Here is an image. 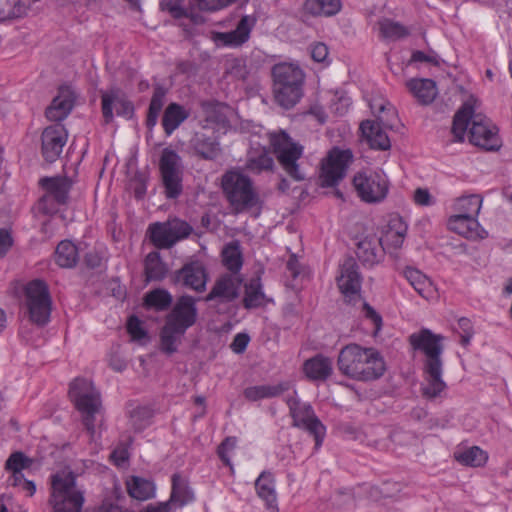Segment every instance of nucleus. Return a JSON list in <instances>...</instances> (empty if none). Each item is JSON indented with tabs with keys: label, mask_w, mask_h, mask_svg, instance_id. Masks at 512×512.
<instances>
[{
	"label": "nucleus",
	"mask_w": 512,
	"mask_h": 512,
	"mask_svg": "<svg viewBox=\"0 0 512 512\" xmlns=\"http://www.w3.org/2000/svg\"><path fill=\"white\" fill-rule=\"evenodd\" d=\"M189 112L177 103H171L164 111L162 126L167 135H171L188 117Z\"/></svg>",
	"instance_id": "72a5a7b5"
},
{
	"label": "nucleus",
	"mask_w": 512,
	"mask_h": 512,
	"mask_svg": "<svg viewBox=\"0 0 512 512\" xmlns=\"http://www.w3.org/2000/svg\"><path fill=\"white\" fill-rule=\"evenodd\" d=\"M208 274L204 264L198 260L186 263L182 268L175 271L173 282L182 284L196 292H203L206 289Z\"/></svg>",
	"instance_id": "6ab92c4d"
},
{
	"label": "nucleus",
	"mask_w": 512,
	"mask_h": 512,
	"mask_svg": "<svg viewBox=\"0 0 512 512\" xmlns=\"http://www.w3.org/2000/svg\"><path fill=\"white\" fill-rule=\"evenodd\" d=\"M243 278L240 274L225 273L218 277L206 295L205 301H216L217 303H229L239 296L240 286Z\"/></svg>",
	"instance_id": "f3484780"
},
{
	"label": "nucleus",
	"mask_w": 512,
	"mask_h": 512,
	"mask_svg": "<svg viewBox=\"0 0 512 512\" xmlns=\"http://www.w3.org/2000/svg\"><path fill=\"white\" fill-rule=\"evenodd\" d=\"M75 99V92L69 86L60 87L57 96L46 108L47 119L54 122L64 120L72 111Z\"/></svg>",
	"instance_id": "b1692460"
},
{
	"label": "nucleus",
	"mask_w": 512,
	"mask_h": 512,
	"mask_svg": "<svg viewBox=\"0 0 512 512\" xmlns=\"http://www.w3.org/2000/svg\"><path fill=\"white\" fill-rule=\"evenodd\" d=\"M290 382L285 381L276 385H257L251 386L244 390V397L249 401H258L265 398H273L280 396L282 393L290 389Z\"/></svg>",
	"instance_id": "2f4dec72"
},
{
	"label": "nucleus",
	"mask_w": 512,
	"mask_h": 512,
	"mask_svg": "<svg viewBox=\"0 0 512 512\" xmlns=\"http://www.w3.org/2000/svg\"><path fill=\"white\" fill-rule=\"evenodd\" d=\"M448 227L451 231L467 239L484 238L486 233L482 229L477 219L464 216L462 214H453L448 219Z\"/></svg>",
	"instance_id": "bb28decb"
},
{
	"label": "nucleus",
	"mask_w": 512,
	"mask_h": 512,
	"mask_svg": "<svg viewBox=\"0 0 512 512\" xmlns=\"http://www.w3.org/2000/svg\"><path fill=\"white\" fill-rule=\"evenodd\" d=\"M378 26L381 36L389 40H398L409 33L406 27L390 19L380 20Z\"/></svg>",
	"instance_id": "3c124183"
},
{
	"label": "nucleus",
	"mask_w": 512,
	"mask_h": 512,
	"mask_svg": "<svg viewBox=\"0 0 512 512\" xmlns=\"http://www.w3.org/2000/svg\"><path fill=\"white\" fill-rule=\"evenodd\" d=\"M363 312L366 319H369L375 326L373 335L376 336L382 328V317L367 302L363 303Z\"/></svg>",
	"instance_id": "13d9d810"
},
{
	"label": "nucleus",
	"mask_w": 512,
	"mask_h": 512,
	"mask_svg": "<svg viewBox=\"0 0 512 512\" xmlns=\"http://www.w3.org/2000/svg\"><path fill=\"white\" fill-rule=\"evenodd\" d=\"M408 226L401 216L394 214L389 217L386 226L383 228L379 244L382 250L398 249L402 246L407 234Z\"/></svg>",
	"instance_id": "5701e85b"
},
{
	"label": "nucleus",
	"mask_w": 512,
	"mask_h": 512,
	"mask_svg": "<svg viewBox=\"0 0 512 512\" xmlns=\"http://www.w3.org/2000/svg\"><path fill=\"white\" fill-rule=\"evenodd\" d=\"M109 366L116 372H122L127 367V362L118 353H112L109 358Z\"/></svg>",
	"instance_id": "338daca9"
},
{
	"label": "nucleus",
	"mask_w": 512,
	"mask_h": 512,
	"mask_svg": "<svg viewBox=\"0 0 512 512\" xmlns=\"http://www.w3.org/2000/svg\"><path fill=\"white\" fill-rule=\"evenodd\" d=\"M49 504L55 512H81L84 494L76 486L72 472H58L51 476Z\"/></svg>",
	"instance_id": "0eeeda50"
},
{
	"label": "nucleus",
	"mask_w": 512,
	"mask_h": 512,
	"mask_svg": "<svg viewBox=\"0 0 512 512\" xmlns=\"http://www.w3.org/2000/svg\"><path fill=\"white\" fill-rule=\"evenodd\" d=\"M275 101L283 108L294 107L303 95L304 72L293 63H278L272 68Z\"/></svg>",
	"instance_id": "39448f33"
},
{
	"label": "nucleus",
	"mask_w": 512,
	"mask_h": 512,
	"mask_svg": "<svg viewBox=\"0 0 512 512\" xmlns=\"http://www.w3.org/2000/svg\"><path fill=\"white\" fill-rule=\"evenodd\" d=\"M55 260L63 268H72L78 261V249L69 240L61 241L55 251Z\"/></svg>",
	"instance_id": "a18cd8bd"
},
{
	"label": "nucleus",
	"mask_w": 512,
	"mask_h": 512,
	"mask_svg": "<svg viewBox=\"0 0 512 512\" xmlns=\"http://www.w3.org/2000/svg\"><path fill=\"white\" fill-rule=\"evenodd\" d=\"M406 87L421 105L431 104L438 94L435 81L428 78L409 79Z\"/></svg>",
	"instance_id": "cd10ccee"
},
{
	"label": "nucleus",
	"mask_w": 512,
	"mask_h": 512,
	"mask_svg": "<svg viewBox=\"0 0 512 512\" xmlns=\"http://www.w3.org/2000/svg\"><path fill=\"white\" fill-rule=\"evenodd\" d=\"M411 286L423 297L429 298L433 293V285L430 279L415 268H407L404 272Z\"/></svg>",
	"instance_id": "49530a36"
},
{
	"label": "nucleus",
	"mask_w": 512,
	"mask_h": 512,
	"mask_svg": "<svg viewBox=\"0 0 512 512\" xmlns=\"http://www.w3.org/2000/svg\"><path fill=\"white\" fill-rule=\"evenodd\" d=\"M414 202L420 206H429L433 203L431 194L427 189L417 188L413 196Z\"/></svg>",
	"instance_id": "69168bd1"
},
{
	"label": "nucleus",
	"mask_w": 512,
	"mask_h": 512,
	"mask_svg": "<svg viewBox=\"0 0 512 512\" xmlns=\"http://www.w3.org/2000/svg\"><path fill=\"white\" fill-rule=\"evenodd\" d=\"M166 95V90L162 86H156L154 88L153 96L150 101L148 114H147V126L152 128L155 126L158 115L162 110L164 104V98Z\"/></svg>",
	"instance_id": "8fccbe9b"
},
{
	"label": "nucleus",
	"mask_w": 512,
	"mask_h": 512,
	"mask_svg": "<svg viewBox=\"0 0 512 512\" xmlns=\"http://www.w3.org/2000/svg\"><path fill=\"white\" fill-rule=\"evenodd\" d=\"M454 456L459 463L470 467H482L488 460V454L478 446L456 452Z\"/></svg>",
	"instance_id": "09e8293b"
},
{
	"label": "nucleus",
	"mask_w": 512,
	"mask_h": 512,
	"mask_svg": "<svg viewBox=\"0 0 512 512\" xmlns=\"http://www.w3.org/2000/svg\"><path fill=\"white\" fill-rule=\"evenodd\" d=\"M328 47L322 42L311 45V57L316 62H323L328 56Z\"/></svg>",
	"instance_id": "680f3d73"
},
{
	"label": "nucleus",
	"mask_w": 512,
	"mask_h": 512,
	"mask_svg": "<svg viewBox=\"0 0 512 512\" xmlns=\"http://www.w3.org/2000/svg\"><path fill=\"white\" fill-rule=\"evenodd\" d=\"M340 9V0H306L304 3L305 12L313 16H332Z\"/></svg>",
	"instance_id": "79ce46f5"
},
{
	"label": "nucleus",
	"mask_w": 512,
	"mask_h": 512,
	"mask_svg": "<svg viewBox=\"0 0 512 512\" xmlns=\"http://www.w3.org/2000/svg\"><path fill=\"white\" fill-rule=\"evenodd\" d=\"M192 230L187 222L174 218L151 224L148 233L150 241L156 248L169 249L178 241L187 238Z\"/></svg>",
	"instance_id": "9d476101"
},
{
	"label": "nucleus",
	"mask_w": 512,
	"mask_h": 512,
	"mask_svg": "<svg viewBox=\"0 0 512 512\" xmlns=\"http://www.w3.org/2000/svg\"><path fill=\"white\" fill-rule=\"evenodd\" d=\"M144 272L146 281H161L167 274L166 264L162 261L160 253L150 252L144 260Z\"/></svg>",
	"instance_id": "e433bc0d"
},
{
	"label": "nucleus",
	"mask_w": 512,
	"mask_h": 512,
	"mask_svg": "<svg viewBox=\"0 0 512 512\" xmlns=\"http://www.w3.org/2000/svg\"><path fill=\"white\" fill-rule=\"evenodd\" d=\"M354 156L350 149L332 148L322 160L319 179L321 186L332 187L337 185L347 173Z\"/></svg>",
	"instance_id": "9b49d317"
},
{
	"label": "nucleus",
	"mask_w": 512,
	"mask_h": 512,
	"mask_svg": "<svg viewBox=\"0 0 512 512\" xmlns=\"http://www.w3.org/2000/svg\"><path fill=\"white\" fill-rule=\"evenodd\" d=\"M173 302L171 293L163 288H156L148 293L144 297V305L147 308H152L156 311H165L170 308Z\"/></svg>",
	"instance_id": "de8ad7c7"
},
{
	"label": "nucleus",
	"mask_w": 512,
	"mask_h": 512,
	"mask_svg": "<svg viewBox=\"0 0 512 512\" xmlns=\"http://www.w3.org/2000/svg\"><path fill=\"white\" fill-rule=\"evenodd\" d=\"M266 302V296L262 290L260 278H253L245 284L243 306L246 309L261 307Z\"/></svg>",
	"instance_id": "ea45409f"
},
{
	"label": "nucleus",
	"mask_w": 512,
	"mask_h": 512,
	"mask_svg": "<svg viewBox=\"0 0 512 512\" xmlns=\"http://www.w3.org/2000/svg\"><path fill=\"white\" fill-rule=\"evenodd\" d=\"M473 102H475L473 98L467 100L454 115L451 131L455 140H464L468 125L471 122L472 125L469 130L470 142L486 150L498 149L500 147V140L497 128L490 123L486 116L475 112Z\"/></svg>",
	"instance_id": "f03ea898"
},
{
	"label": "nucleus",
	"mask_w": 512,
	"mask_h": 512,
	"mask_svg": "<svg viewBox=\"0 0 512 512\" xmlns=\"http://www.w3.org/2000/svg\"><path fill=\"white\" fill-rule=\"evenodd\" d=\"M300 265L296 255H291L287 262V269L290 271L291 276L296 278L300 273Z\"/></svg>",
	"instance_id": "774afa93"
},
{
	"label": "nucleus",
	"mask_w": 512,
	"mask_h": 512,
	"mask_svg": "<svg viewBox=\"0 0 512 512\" xmlns=\"http://www.w3.org/2000/svg\"><path fill=\"white\" fill-rule=\"evenodd\" d=\"M221 187L230 207L236 214L252 209L260 211L262 201L252 179L239 168L226 171L221 177Z\"/></svg>",
	"instance_id": "20e7f679"
},
{
	"label": "nucleus",
	"mask_w": 512,
	"mask_h": 512,
	"mask_svg": "<svg viewBox=\"0 0 512 512\" xmlns=\"http://www.w3.org/2000/svg\"><path fill=\"white\" fill-rule=\"evenodd\" d=\"M102 113L106 123L113 120V107L120 116L130 118L133 115V104L127 99L126 95L118 88H112L109 91L102 92Z\"/></svg>",
	"instance_id": "aec40b11"
},
{
	"label": "nucleus",
	"mask_w": 512,
	"mask_h": 512,
	"mask_svg": "<svg viewBox=\"0 0 512 512\" xmlns=\"http://www.w3.org/2000/svg\"><path fill=\"white\" fill-rule=\"evenodd\" d=\"M197 318L195 299L189 295L181 296L172 311L167 315L166 321L187 330L194 325Z\"/></svg>",
	"instance_id": "4be33fe9"
},
{
	"label": "nucleus",
	"mask_w": 512,
	"mask_h": 512,
	"mask_svg": "<svg viewBox=\"0 0 512 512\" xmlns=\"http://www.w3.org/2000/svg\"><path fill=\"white\" fill-rule=\"evenodd\" d=\"M13 246V238L9 230L0 228V258L4 257Z\"/></svg>",
	"instance_id": "052dcab7"
},
{
	"label": "nucleus",
	"mask_w": 512,
	"mask_h": 512,
	"mask_svg": "<svg viewBox=\"0 0 512 512\" xmlns=\"http://www.w3.org/2000/svg\"><path fill=\"white\" fill-rule=\"evenodd\" d=\"M160 7L163 11H167L174 18L187 17L189 10L186 6V0H162Z\"/></svg>",
	"instance_id": "5fc2aeb1"
},
{
	"label": "nucleus",
	"mask_w": 512,
	"mask_h": 512,
	"mask_svg": "<svg viewBox=\"0 0 512 512\" xmlns=\"http://www.w3.org/2000/svg\"><path fill=\"white\" fill-rule=\"evenodd\" d=\"M127 489L132 498L140 501L152 498L155 493L154 483L138 476H132L131 479L127 481Z\"/></svg>",
	"instance_id": "a19ab883"
},
{
	"label": "nucleus",
	"mask_w": 512,
	"mask_h": 512,
	"mask_svg": "<svg viewBox=\"0 0 512 512\" xmlns=\"http://www.w3.org/2000/svg\"><path fill=\"white\" fill-rule=\"evenodd\" d=\"M69 396L83 416V424L93 436L95 433V415L101 409L100 393L93 383L83 378H76L69 389Z\"/></svg>",
	"instance_id": "6e6552de"
},
{
	"label": "nucleus",
	"mask_w": 512,
	"mask_h": 512,
	"mask_svg": "<svg viewBox=\"0 0 512 512\" xmlns=\"http://www.w3.org/2000/svg\"><path fill=\"white\" fill-rule=\"evenodd\" d=\"M255 488L258 496L265 501L266 507L276 511L278 509L277 494L273 475L270 472H262L255 481Z\"/></svg>",
	"instance_id": "7c9ffc66"
},
{
	"label": "nucleus",
	"mask_w": 512,
	"mask_h": 512,
	"mask_svg": "<svg viewBox=\"0 0 512 512\" xmlns=\"http://www.w3.org/2000/svg\"><path fill=\"white\" fill-rule=\"evenodd\" d=\"M40 185L46 190L40 203L48 202L53 198L58 204L66 203L69 191L72 187V181L67 177H45L40 179Z\"/></svg>",
	"instance_id": "a878e982"
},
{
	"label": "nucleus",
	"mask_w": 512,
	"mask_h": 512,
	"mask_svg": "<svg viewBox=\"0 0 512 512\" xmlns=\"http://www.w3.org/2000/svg\"><path fill=\"white\" fill-rule=\"evenodd\" d=\"M290 416L295 427L306 430L315 439V447L319 448L323 442L326 429L319 418L315 415L313 408L308 403H302L295 397L287 399Z\"/></svg>",
	"instance_id": "f8f14e48"
},
{
	"label": "nucleus",
	"mask_w": 512,
	"mask_h": 512,
	"mask_svg": "<svg viewBox=\"0 0 512 512\" xmlns=\"http://www.w3.org/2000/svg\"><path fill=\"white\" fill-rule=\"evenodd\" d=\"M237 445V438L236 437H226L221 444L218 446L217 454L219 458L222 460V462L229 466L232 469L231 460L229 457V452L233 451L236 448Z\"/></svg>",
	"instance_id": "6e6d98bb"
},
{
	"label": "nucleus",
	"mask_w": 512,
	"mask_h": 512,
	"mask_svg": "<svg viewBox=\"0 0 512 512\" xmlns=\"http://www.w3.org/2000/svg\"><path fill=\"white\" fill-rule=\"evenodd\" d=\"M193 499V493L187 486L186 481L179 475L172 477V492L169 501L170 506L182 507Z\"/></svg>",
	"instance_id": "58836bf2"
},
{
	"label": "nucleus",
	"mask_w": 512,
	"mask_h": 512,
	"mask_svg": "<svg viewBox=\"0 0 512 512\" xmlns=\"http://www.w3.org/2000/svg\"><path fill=\"white\" fill-rule=\"evenodd\" d=\"M159 169L167 198H177L182 192L181 158L169 148L163 149Z\"/></svg>",
	"instance_id": "4468645a"
},
{
	"label": "nucleus",
	"mask_w": 512,
	"mask_h": 512,
	"mask_svg": "<svg viewBox=\"0 0 512 512\" xmlns=\"http://www.w3.org/2000/svg\"><path fill=\"white\" fill-rule=\"evenodd\" d=\"M411 62H427L434 66H439V58L435 53L426 54L422 51H414L411 56Z\"/></svg>",
	"instance_id": "e2e57ef3"
},
{
	"label": "nucleus",
	"mask_w": 512,
	"mask_h": 512,
	"mask_svg": "<svg viewBox=\"0 0 512 512\" xmlns=\"http://www.w3.org/2000/svg\"><path fill=\"white\" fill-rule=\"evenodd\" d=\"M353 186L360 199L366 203L383 201L389 190L388 179L377 172L370 174L358 172L353 178Z\"/></svg>",
	"instance_id": "ddd939ff"
},
{
	"label": "nucleus",
	"mask_w": 512,
	"mask_h": 512,
	"mask_svg": "<svg viewBox=\"0 0 512 512\" xmlns=\"http://www.w3.org/2000/svg\"><path fill=\"white\" fill-rule=\"evenodd\" d=\"M237 0H197L198 6L203 11L214 12L224 9Z\"/></svg>",
	"instance_id": "4d7b16f0"
},
{
	"label": "nucleus",
	"mask_w": 512,
	"mask_h": 512,
	"mask_svg": "<svg viewBox=\"0 0 512 512\" xmlns=\"http://www.w3.org/2000/svg\"><path fill=\"white\" fill-rule=\"evenodd\" d=\"M379 238L376 235L366 236L357 244L358 258L369 265H373L379 261L382 251L379 249Z\"/></svg>",
	"instance_id": "473e14b6"
},
{
	"label": "nucleus",
	"mask_w": 512,
	"mask_h": 512,
	"mask_svg": "<svg viewBox=\"0 0 512 512\" xmlns=\"http://www.w3.org/2000/svg\"><path fill=\"white\" fill-rule=\"evenodd\" d=\"M257 23L255 15L241 17L234 30L229 32H214L212 40L221 46L240 47L250 38V33Z\"/></svg>",
	"instance_id": "a211bd4d"
},
{
	"label": "nucleus",
	"mask_w": 512,
	"mask_h": 512,
	"mask_svg": "<svg viewBox=\"0 0 512 512\" xmlns=\"http://www.w3.org/2000/svg\"><path fill=\"white\" fill-rule=\"evenodd\" d=\"M223 265L231 272L230 274H239L243 265L242 251L239 241H231L226 244L222 250Z\"/></svg>",
	"instance_id": "4c0bfd02"
},
{
	"label": "nucleus",
	"mask_w": 512,
	"mask_h": 512,
	"mask_svg": "<svg viewBox=\"0 0 512 512\" xmlns=\"http://www.w3.org/2000/svg\"><path fill=\"white\" fill-rule=\"evenodd\" d=\"M203 120L207 124L224 125L227 122L226 106L217 101H202L200 103Z\"/></svg>",
	"instance_id": "c03bdc74"
},
{
	"label": "nucleus",
	"mask_w": 512,
	"mask_h": 512,
	"mask_svg": "<svg viewBox=\"0 0 512 512\" xmlns=\"http://www.w3.org/2000/svg\"><path fill=\"white\" fill-rule=\"evenodd\" d=\"M25 302L32 323L44 326L48 323L52 299L47 284L39 279L29 282L25 287Z\"/></svg>",
	"instance_id": "1a4fd4ad"
},
{
	"label": "nucleus",
	"mask_w": 512,
	"mask_h": 512,
	"mask_svg": "<svg viewBox=\"0 0 512 512\" xmlns=\"http://www.w3.org/2000/svg\"><path fill=\"white\" fill-rule=\"evenodd\" d=\"M482 206V198L479 195L462 196L455 200L453 210L455 214L477 219Z\"/></svg>",
	"instance_id": "37998d69"
},
{
	"label": "nucleus",
	"mask_w": 512,
	"mask_h": 512,
	"mask_svg": "<svg viewBox=\"0 0 512 512\" xmlns=\"http://www.w3.org/2000/svg\"><path fill=\"white\" fill-rule=\"evenodd\" d=\"M443 336L434 334L429 329H422L409 336V343L414 350H419L425 355L423 363L424 381L421 392L423 397L434 399L441 396L446 389V383L442 378L443 361L441 355L444 347Z\"/></svg>",
	"instance_id": "f257e3e1"
},
{
	"label": "nucleus",
	"mask_w": 512,
	"mask_h": 512,
	"mask_svg": "<svg viewBox=\"0 0 512 512\" xmlns=\"http://www.w3.org/2000/svg\"><path fill=\"white\" fill-rule=\"evenodd\" d=\"M32 462V459L27 457L23 452L16 451L6 460L5 470L19 474L22 470L29 468Z\"/></svg>",
	"instance_id": "864d4df0"
},
{
	"label": "nucleus",
	"mask_w": 512,
	"mask_h": 512,
	"mask_svg": "<svg viewBox=\"0 0 512 512\" xmlns=\"http://www.w3.org/2000/svg\"><path fill=\"white\" fill-rule=\"evenodd\" d=\"M274 168V160L265 149L251 151L247 155L245 169L253 174H261L262 172L272 171Z\"/></svg>",
	"instance_id": "f704fd0d"
},
{
	"label": "nucleus",
	"mask_w": 512,
	"mask_h": 512,
	"mask_svg": "<svg viewBox=\"0 0 512 512\" xmlns=\"http://www.w3.org/2000/svg\"><path fill=\"white\" fill-rule=\"evenodd\" d=\"M188 148L194 156L210 161L218 158L222 152L218 137L204 131H197L191 136Z\"/></svg>",
	"instance_id": "412c9836"
},
{
	"label": "nucleus",
	"mask_w": 512,
	"mask_h": 512,
	"mask_svg": "<svg viewBox=\"0 0 512 512\" xmlns=\"http://www.w3.org/2000/svg\"><path fill=\"white\" fill-rule=\"evenodd\" d=\"M305 375L314 381H325L333 372L332 360L322 354H318L304 362Z\"/></svg>",
	"instance_id": "c85d7f7f"
},
{
	"label": "nucleus",
	"mask_w": 512,
	"mask_h": 512,
	"mask_svg": "<svg viewBox=\"0 0 512 512\" xmlns=\"http://www.w3.org/2000/svg\"><path fill=\"white\" fill-rule=\"evenodd\" d=\"M272 151L285 173L294 181L305 179V173L299 163L303 156L304 147L292 139L284 130L270 132L268 134Z\"/></svg>",
	"instance_id": "423d86ee"
},
{
	"label": "nucleus",
	"mask_w": 512,
	"mask_h": 512,
	"mask_svg": "<svg viewBox=\"0 0 512 512\" xmlns=\"http://www.w3.org/2000/svg\"><path fill=\"white\" fill-rule=\"evenodd\" d=\"M359 129L363 139L371 149L386 151L391 148L390 138L382 124L374 120H364L361 122Z\"/></svg>",
	"instance_id": "393cba45"
},
{
	"label": "nucleus",
	"mask_w": 512,
	"mask_h": 512,
	"mask_svg": "<svg viewBox=\"0 0 512 512\" xmlns=\"http://www.w3.org/2000/svg\"><path fill=\"white\" fill-rule=\"evenodd\" d=\"M337 364L344 375L358 381L379 379L386 370L384 359L378 350L355 343L341 349Z\"/></svg>",
	"instance_id": "7ed1b4c3"
},
{
	"label": "nucleus",
	"mask_w": 512,
	"mask_h": 512,
	"mask_svg": "<svg viewBox=\"0 0 512 512\" xmlns=\"http://www.w3.org/2000/svg\"><path fill=\"white\" fill-rule=\"evenodd\" d=\"M127 330L133 340H141L146 337L141 321L136 316H131L127 322Z\"/></svg>",
	"instance_id": "bf43d9fd"
},
{
	"label": "nucleus",
	"mask_w": 512,
	"mask_h": 512,
	"mask_svg": "<svg viewBox=\"0 0 512 512\" xmlns=\"http://www.w3.org/2000/svg\"><path fill=\"white\" fill-rule=\"evenodd\" d=\"M369 106L376 117V122L389 129H393L396 126L398 113L389 101L381 97H375L370 101Z\"/></svg>",
	"instance_id": "c756f323"
},
{
	"label": "nucleus",
	"mask_w": 512,
	"mask_h": 512,
	"mask_svg": "<svg viewBox=\"0 0 512 512\" xmlns=\"http://www.w3.org/2000/svg\"><path fill=\"white\" fill-rule=\"evenodd\" d=\"M68 134L61 124L46 127L41 134V154L49 162H55L61 155L67 142Z\"/></svg>",
	"instance_id": "dca6fc26"
},
{
	"label": "nucleus",
	"mask_w": 512,
	"mask_h": 512,
	"mask_svg": "<svg viewBox=\"0 0 512 512\" xmlns=\"http://www.w3.org/2000/svg\"><path fill=\"white\" fill-rule=\"evenodd\" d=\"M249 336L245 333H238L231 343V349L235 353H243L249 343Z\"/></svg>",
	"instance_id": "0e129e2a"
},
{
	"label": "nucleus",
	"mask_w": 512,
	"mask_h": 512,
	"mask_svg": "<svg viewBox=\"0 0 512 512\" xmlns=\"http://www.w3.org/2000/svg\"><path fill=\"white\" fill-rule=\"evenodd\" d=\"M185 332V329L166 321L160 333L161 350L169 355L175 353Z\"/></svg>",
	"instance_id": "c9c22d12"
},
{
	"label": "nucleus",
	"mask_w": 512,
	"mask_h": 512,
	"mask_svg": "<svg viewBox=\"0 0 512 512\" xmlns=\"http://www.w3.org/2000/svg\"><path fill=\"white\" fill-rule=\"evenodd\" d=\"M152 416L149 408L137 406L129 411V422L136 432H140L150 424Z\"/></svg>",
	"instance_id": "603ef678"
},
{
	"label": "nucleus",
	"mask_w": 512,
	"mask_h": 512,
	"mask_svg": "<svg viewBox=\"0 0 512 512\" xmlns=\"http://www.w3.org/2000/svg\"><path fill=\"white\" fill-rule=\"evenodd\" d=\"M337 286L347 302L357 301L361 298L362 277L354 258H346L340 266V274L336 278Z\"/></svg>",
	"instance_id": "2eb2a0df"
}]
</instances>
